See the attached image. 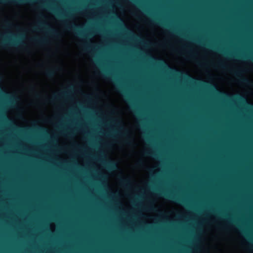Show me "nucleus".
<instances>
[{
	"mask_svg": "<svg viewBox=\"0 0 253 253\" xmlns=\"http://www.w3.org/2000/svg\"><path fill=\"white\" fill-rule=\"evenodd\" d=\"M15 38L14 40H11L10 39H2L0 42V46L2 47H6L8 46H17L21 43L20 40L23 37V35H19L16 36L13 35Z\"/></svg>",
	"mask_w": 253,
	"mask_h": 253,
	"instance_id": "f257e3e1",
	"label": "nucleus"
},
{
	"mask_svg": "<svg viewBox=\"0 0 253 253\" xmlns=\"http://www.w3.org/2000/svg\"><path fill=\"white\" fill-rule=\"evenodd\" d=\"M42 28L47 33L54 37H58L59 36V34L57 31L49 27V25L45 22H40L38 26L35 28L36 30H39Z\"/></svg>",
	"mask_w": 253,
	"mask_h": 253,
	"instance_id": "f03ea898",
	"label": "nucleus"
},
{
	"mask_svg": "<svg viewBox=\"0 0 253 253\" xmlns=\"http://www.w3.org/2000/svg\"><path fill=\"white\" fill-rule=\"evenodd\" d=\"M63 23L65 25V26L67 29H68V30L73 29L76 31L77 34L78 35H79L80 36L83 37V38L85 37V35L81 31V30L82 28V27L78 26L76 24L71 25V24L67 23L66 21H63Z\"/></svg>",
	"mask_w": 253,
	"mask_h": 253,
	"instance_id": "7ed1b4c3",
	"label": "nucleus"
},
{
	"mask_svg": "<svg viewBox=\"0 0 253 253\" xmlns=\"http://www.w3.org/2000/svg\"><path fill=\"white\" fill-rule=\"evenodd\" d=\"M243 73L242 70H235L233 71V73L235 75L237 76L238 77H239V81L244 84H248L249 81V80L244 77H243L242 76V74Z\"/></svg>",
	"mask_w": 253,
	"mask_h": 253,
	"instance_id": "20e7f679",
	"label": "nucleus"
},
{
	"mask_svg": "<svg viewBox=\"0 0 253 253\" xmlns=\"http://www.w3.org/2000/svg\"><path fill=\"white\" fill-rule=\"evenodd\" d=\"M163 194H164V195H165L166 197H167L169 199L175 200V201L181 202L183 204H185V201L181 198L177 197L176 196H175L171 194H168V193H164Z\"/></svg>",
	"mask_w": 253,
	"mask_h": 253,
	"instance_id": "39448f33",
	"label": "nucleus"
},
{
	"mask_svg": "<svg viewBox=\"0 0 253 253\" xmlns=\"http://www.w3.org/2000/svg\"><path fill=\"white\" fill-rule=\"evenodd\" d=\"M32 40L39 44H43L47 42V40L44 38H34Z\"/></svg>",
	"mask_w": 253,
	"mask_h": 253,
	"instance_id": "423d86ee",
	"label": "nucleus"
},
{
	"mask_svg": "<svg viewBox=\"0 0 253 253\" xmlns=\"http://www.w3.org/2000/svg\"><path fill=\"white\" fill-rule=\"evenodd\" d=\"M55 74L56 70L54 68L47 69L45 71V75L49 78H52L54 77Z\"/></svg>",
	"mask_w": 253,
	"mask_h": 253,
	"instance_id": "0eeeda50",
	"label": "nucleus"
},
{
	"mask_svg": "<svg viewBox=\"0 0 253 253\" xmlns=\"http://www.w3.org/2000/svg\"><path fill=\"white\" fill-rule=\"evenodd\" d=\"M124 135L126 137V143L128 145H131L132 144V140L131 138L128 135V131L127 130H125Z\"/></svg>",
	"mask_w": 253,
	"mask_h": 253,
	"instance_id": "6e6552de",
	"label": "nucleus"
},
{
	"mask_svg": "<svg viewBox=\"0 0 253 253\" xmlns=\"http://www.w3.org/2000/svg\"><path fill=\"white\" fill-rule=\"evenodd\" d=\"M107 166L108 167V168L110 169H114L117 167L116 163L114 162L111 161L107 163Z\"/></svg>",
	"mask_w": 253,
	"mask_h": 253,
	"instance_id": "1a4fd4ad",
	"label": "nucleus"
},
{
	"mask_svg": "<svg viewBox=\"0 0 253 253\" xmlns=\"http://www.w3.org/2000/svg\"><path fill=\"white\" fill-rule=\"evenodd\" d=\"M121 181L124 185L128 186L130 185V181L128 179H122Z\"/></svg>",
	"mask_w": 253,
	"mask_h": 253,
	"instance_id": "9d476101",
	"label": "nucleus"
},
{
	"mask_svg": "<svg viewBox=\"0 0 253 253\" xmlns=\"http://www.w3.org/2000/svg\"><path fill=\"white\" fill-rule=\"evenodd\" d=\"M218 66L222 69H226V66L221 62H219L217 64Z\"/></svg>",
	"mask_w": 253,
	"mask_h": 253,
	"instance_id": "9b49d317",
	"label": "nucleus"
},
{
	"mask_svg": "<svg viewBox=\"0 0 253 253\" xmlns=\"http://www.w3.org/2000/svg\"><path fill=\"white\" fill-rule=\"evenodd\" d=\"M60 96L64 97H68L67 93L63 92L61 94Z\"/></svg>",
	"mask_w": 253,
	"mask_h": 253,
	"instance_id": "f8f14e48",
	"label": "nucleus"
},
{
	"mask_svg": "<svg viewBox=\"0 0 253 253\" xmlns=\"http://www.w3.org/2000/svg\"><path fill=\"white\" fill-rule=\"evenodd\" d=\"M5 24L7 26H8V27H9L11 25V23H10L8 21H5Z\"/></svg>",
	"mask_w": 253,
	"mask_h": 253,
	"instance_id": "ddd939ff",
	"label": "nucleus"
},
{
	"mask_svg": "<svg viewBox=\"0 0 253 253\" xmlns=\"http://www.w3.org/2000/svg\"><path fill=\"white\" fill-rule=\"evenodd\" d=\"M157 21L159 23L161 24L162 25H165L163 22H162L160 20L157 19ZM166 26H167L166 25Z\"/></svg>",
	"mask_w": 253,
	"mask_h": 253,
	"instance_id": "4468645a",
	"label": "nucleus"
},
{
	"mask_svg": "<svg viewBox=\"0 0 253 253\" xmlns=\"http://www.w3.org/2000/svg\"><path fill=\"white\" fill-rule=\"evenodd\" d=\"M57 15L59 17H61V18H62V17H65L66 16H62L61 15H60V14H57ZM67 17H70L69 16H67Z\"/></svg>",
	"mask_w": 253,
	"mask_h": 253,
	"instance_id": "2eb2a0df",
	"label": "nucleus"
},
{
	"mask_svg": "<svg viewBox=\"0 0 253 253\" xmlns=\"http://www.w3.org/2000/svg\"><path fill=\"white\" fill-rule=\"evenodd\" d=\"M90 47L89 46H86L85 47V50H88V49H89L90 48Z\"/></svg>",
	"mask_w": 253,
	"mask_h": 253,
	"instance_id": "dca6fc26",
	"label": "nucleus"
},
{
	"mask_svg": "<svg viewBox=\"0 0 253 253\" xmlns=\"http://www.w3.org/2000/svg\"><path fill=\"white\" fill-rule=\"evenodd\" d=\"M146 154H147V155H150V154H151V155H154V156L155 155V154H154V153H149V152H147V153H146Z\"/></svg>",
	"mask_w": 253,
	"mask_h": 253,
	"instance_id": "f3484780",
	"label": "nucleus"
},
{
	"mask_svg": "<svg viewBox=\"0 0 253 253\" xmlns=\"http://www.w3.org/2000/svg\"><path fill=\"white\" fill-rule=\"evenodd\" d=\"M44 6H45L46 7H47L49 9H50V7H49L48 6H47V5H45Z\"/></svg>",
	"mask_w": 253,
	"mask_h": 253,
	"instance_id": "a211bd4d",
	"label": "nucleus"
},
{
	"mask_svg": "<svg viewBox=\"0 0 253 253\" xmlns=\"http://www.w3.org/2000/svg\"><path fill=\"white\" fill-rule=\"evenodd\" d=\"M242 57L244 58H248V57L246 56H243Z\"/></svg>",
	"mask_w": 253,
	"mask_h": 253,
	"instance_id": "6ab92c4d",
	"label": "nucleus"
},
{
	"mask_svg": "<svg viewBox=\"0 0 253 253\" xmlns=\"http://www.w3.org/2000/svg\"><path fill=\"white\" fill-rule=\"evenodd\" d=\"M225 54H226V53H225ZM227 55H228V54H227ZM229 55L230 56H232V55H231V54H229Z\"/></svg>",
	"mask_w": 253,
	"mask_h": 253,
	"instance_id": "aec40b11",
	"label": "nucleus"
},
{
	"mask_svg": "<svg viewBox=\"0 0 253 253\" xmlns=\"http://www.w3.org/2000/svg\"><path fill=\"white\" fill-rule=\"evenodd\" d=\"M252 59L253 60V58H252Z\"/></svg>",
	"mask_w": 253,
	"mask_h": 253,
	"instance_id": "412c9836",
	"label": "nucleus"
}]
</instances>
